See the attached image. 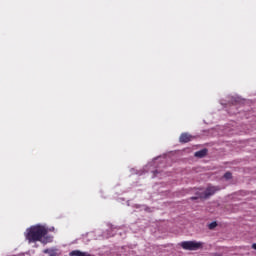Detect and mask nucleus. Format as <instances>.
<instances>
[{
	"instance_id": "1",
	"label": "nucleus",
	"mask_w": 256,
	"mask_h": 256,
	"mask_svg": "<svg viewBox=\"0 0 256 256\" xmlns=\"http://www.w3.org/2000/svg\"><path fill=\"white\" fill-rule=\"evenodd\" d=\"M48 233L49 230L45 226L35 225L26 230L25 238L29 243L40 241V243L47 245V243L53 242V236H47Z\"/></svg>"
},
{
	"instance_id": "2",
	"label": "nucleus",
	"mask_w": 256,
	"mask_h": 256,
	"mask_svg": "<svg viewBox=\"0 0 256 256\" xmlns=\"http://www.w3.org/2000/svg\"><path fill=\"white\" fill-rule=\"evenodd\" d=\"M201 242H195V241H184L180 243V246L182 249H185V251H197V249H200Z\"/></svg>"
},
{
	"instance_id": "3",
	"label": "nucleus",
	"mask_w": 256,
	"mask_h": 256,
	"mask_svg": "<svg viewBox=\"0 0 256 256\" xmlns=\"http://www.w3.org/2000/svg\"><path fill=\"white\" fill-rule=\"evenodd\" d=\"M217 191H221L219 186H208L206 190L199 195L200 199H209L211 195H215Z\"/></svg>"
},
{
	"instance_id": "4",
	"label": "nucleus",
	"mask_w": 256,
	"mask_h": 256,
	"mask_svg": "<svg viewBox=\"0 0 256 256\" xmlns=\"http://www.w3.org/2000/svg\"><path fill=\"white\" fill-rule=\"evenodd\" d=\"M195 137L189 133H182L180 135L179 141L180 143H189L190 141H193Z\"/></svg>"
},
{
	"instance_id": "5",
	"label": "nucleus",
	"mask_w": 256,
	"mask_h": 256,
	"mask_svg": "<svg viewBox=\"0 0 256 256\" xmlns=\"http://www.w3.org/2000/svg\"><path fill=\"white\" fill-rule=\"evenodd\" d=\"M70 256H91V255L87 252H82L80 250H73L72 252H70Z\"/></svg>"
},
{
	"instance_id": "6",
	"label": "nucleus",
	"mask_w": 256,
	"mask_h": 256,
	"mask_svg": "<svg viewBox=\"0 0 256 256\" xmlns=\"http://www.w3.org/2000/svg\"><path fill=\"white\" fill-rule=\"evenodd\" d=\"M207 155V149H202L195 152L194 157H198V159H203Z\"/></svg>"
},
{
	"instance_id": "7",
	"label": "nucleus",
	"mask_w": 256,
	"mask_h": 256,
	"mask_svg": "<svg viewBox=\"0 0 256 256\" xmlns=\"http://www.w3.org/2000/svg\"><path fill=\"white\" fill-rule=\"evenodd\" d=\"M43 253H47L49 256H57V252H55V250H51V249H45L43 251Z\"/></svg>"
},
{
	"instance_id": "8",
	"label": "nucleus",
	"mask_w": 256,
	"mask_h": 256,
	"mask_svg": "<svg viewBox=\"0 0 256 256\" xmlns=\"http://www.w3.org/2000/svg\"><path fill=\"white\" fill-rule=\"evenodd\" d=\"M215 227H217V222H212L208 225V229H211V230L215 229Z\"/></svg>"
},
{
	"instance_id": "9",
	"label": "nucleus",
	"mask_w": 256,
	"mask_h": 256,
	"mask_svg": "<svg viewBox=\"0 0 256 256\" xmlns=\"http://www.w3.org/2000/svg\"><path fill=\"white\" fill-rule=\"evenodd\" d=\"M231 177H233V175L231 174V172H226V173L224 174V178H225V179H231Z\"/></svg>"
},
{
	"instance_id": "10",
	"label": "nucleus",
	"mask_w": 256,
	"mask_h": 256,
	"mask_svg": "<svg viewBox=\"0 0 256 256\" xmlns=\"http://www.w3.org/2000/svg\"><path fill=\"white\" fill-rule=\"evenodd\" d=\"M252 249L256 251V243L252 244Z\"/></svg>"
},
{
	"instance_id": "11",
	"label": "nucleus",
	"mask_w": 256,
	"mask_h": 256,
	"mask_svg": "<svg viewBox=\"0 0 256 256\" xmlns=\"http://www.w3.org/2000/svg\"><path fill=\"white\" fill-rule=\"evenodd\" d=\"M195 199H199V197H191L192 201H195Z\"/></svg>"
},
{
	"instance_id": "12",
	"label": "nucleus",
	"mask_w": 256,
	"mask_h": 256,
	"mask_svg": "<svg viewBox=\"0 0 256 256\" xmlns=\"http://www.w3.org/2000/svg\"><path fill=\"white\" fill-rule=\"evenodd\" d=\"M216 256H221V255H217V254H216Z\"/></svg>"
}]
</instances>
